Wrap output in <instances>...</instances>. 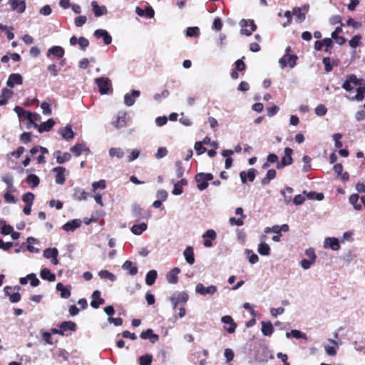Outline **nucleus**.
Returning a JSON list of instances; mask_svg holds the SVG:
<instances>
[{"label": "nucleus", "instance_id": "1", "mask_svg": "<svg viewBox=\"0 0 365 365\" xmlns=\"http://www.w3.org/2000/svg\"><path fill=\"white\" fill-rule=\"evenodd\" d=\"M195 179L197 189L202 191L208 187V182L213 179V175L211 173H200L195 175Z\"/></svg>", "mask_w": 365, "mask_h": 365}, {"label": "nucleus", "instance_id": "2", "mask_svg": "<svg viewBox=\"0 0 365 365\" xmlns=\"http://www.w3.org/2000/svg\"><path fill=\"white\" fill-rule=\"evenodd\" d=\"M95 83L98 86L101 95L108 94L112 90L111 81L106 77H100L95 79Z\"/></svg>", "mask_w": 365, "mask_h": 365}, {"label": "nucleus", "instance_id": "3", "mask_svg": "<svg viewBox=\"0 0 365 365\" xmlns=\"http://www.w3.org/2000/svg\"><path fill=\"white\" fill-rule=\"evenodd\" d=\"M242 35L250 36L257 29V26L252 19H242L239 23Z\"/></svg>", "mask_w": 365, "mask_h": 365}, {"label": "nucleus", "instance_id": "4", "mask_svg": "<svg viewBox=\"0 0 365 365\" xmlns=\"http://www.w3.org/2000/svg\"><path fill=\"white\" fill-rule=\"evenodd\" d=\"M195 290L197 294L201 296H212L217 292V287L212 284L205 287L202 283H198L196 284Z\"/></svg>", "mask_w": 365, "mask_h": 365}, {"label": "nucleus", "instance_id": "5", "mask_svg": "<svg viewBox=\"0 0 365 365\" xmlns=\"http://www.w3.org/2000/svg\"><path fill=\"white\" fill-rule=\"evenodd\" d=\"M284 155L282 157L280 162L277 164V169H282L285 166L289 165L292 163L293 160L292 158V150L290 148H284Z\"/></svg>", "mask_w": 365, "mask_h": 365}, {"label": "nucleus", "instance_id": "6", "mask_svg": "<svg viewBox=\"0 0 365 365\" xmlns=\"http://www.w3.org/2000/svg\"><path fill=\"white\" fill-rule=\"evenodd\" d=\"M297 56L295 55L285 54L279 60V66L282 68H284L287 65L290 68H294L296 65Z\"/></svg>", "mask_w": 365, "mask_h": 365}, {"label": "nucleus", "instance_id": "7", "mask_svg": "<svg viewBox=\"0 0 365 365\" xmlns=\"http://www.w3.org/2000/svg\"><path fill=\"white\" fill-rule=\"evenodd\" d=\"M140 91L138 90H132L130 93L125 94L123 102L126 106H132L135 104L136 99L140 96Z\"/></svg>", "mask_w": 365, "mask_h": 365}, {"label": "nucleus", "instance_id": "8", "mask_svg": "<svg viewBox=\"0 0 365 365\" xmlns=\"http://www.w3.org/2000/svg\"><path fill=\"white\" fill-rule=\"evenodd\" d=\"M65 54V51L63 47L60 46H53L51 47L46 53V56L48 58H51L53 56L55 58H62Z\"/></svg>", "mask_w": 365, "mask_h": 365}, {"label": "nucleus", "instance_id": "9", "mask_svg": "<svg viewBox=\"0 0 365 365\" xmlns=\"http://www.w3.org/2000/svg\"><path fill=\"white\" fill-rule=\"evenodd\" d=\"M112 124L116 129L124 128L126 125V113L119 112L113 120Z\"/></svg>", "mask_w": 365, "mask_h": 365}, {"label": "nucleus", "instance_id": "10", "mask_svg": "<svg viewBox=\"0 0 365 365\" xmlns=\"http://www.w3.org/2000/svg\"><path fill=\"white\" fill-rule=\"evenodd\" d=\"M257 170L254 168H250L247 172L241 171L240 173V178L242 183H246L247 181L253 182L255 179Z\"/></svg>", "mask_w": 365, "mask_h": 365}, {"label": "nucleus", "instance_id": "11", "mask_svg": "<svg viewBox=\"0 0 365 365\" xmlns=\"http://www.w3.org/2000/svg\"><path fill=\"white\" fill-rule=\"evenodd\" d=\"M324 247L337 251L340 249L339 241L336 237H326L324 241Z\"/></svg>", "mask_w": 365, "mask_h": 365}, {"label": "nucleus", "instance_id": "12", "mask_svg": "<svg viewBox=\"0 0 365 365\" xmlns=\"http://www.w3.org/2000/svg\"><path fill=\"white\" fill-rule=\"evenodd\" d=\"M9 4L13 11L22 14L26 9V3L24 0H9Z\"/></svg>", "mask_w": 365, "mask_h": 365}, {"label": "nucleus", "instance_id": "13", "mask_svg": "<svg viewBox=\"0 0 365 365\" xmlns=\"http://www.w3.org/2000/svg\"><path fill=\"white\" fill-rule=\"evenodd\" d=\"M82 222L80 219H74L65 223L62 229L66 232H74L81 226Z\"/></svg>", "mask_w": 365, "mask_h": 365}, {"label": "nucleus", "instance_id": "14", "mask_svg": "<svg viewBox=\"0 0 365 365\" xmlns=\"http://www.w3.org/2000/svg\"><path fill=\"white\" fill-rule=\"evenodd\" d=\"M94 36L97 38H102L106 45H109L112 42V37L106 30L96 29L94 31Z\"/></svg>", "mask_w": 365, "mask_h": 365}, {"label": "nucleus", "instance_id": "15", "mask_svg": "<svg viewBox=\"0 0 365 365\" xmlns=\"http://www.w3.org/2000/svg\"><path fill=\"white\" fill-rule=\"evenodd\" d=\"M104 302V299L101 298V292L99 290H95L92 294V300L91 302V306L94 309H98Z\"/></svg>", "mask_w": 365, "mask_h": 365}, {"label": "nucleus", "instance_id": "16", "mask_svg": "<svg viewBox=\"0 0 365 365\" xmlns=\"http://www.w3.org/2000/svg\"><path fill=\"white\" fill-rule=\"evenodd\" d=\"M56 173L55 181L58 185H63L66 181L65 172L66 169L63 167H56L53 169Z\"/></svg>", "mask_w": 365, "mask_h": 365}, {"label": "nucleus", "instance_id": "17", "mask_svg": "<svg viewBox=\"0 0 365 365\" xmlns=\"http://www.w3.org/2000/svg\"><path fill=\"white\" fill-rule=\"evenodd\" d=\"M58 133L67 141L74 138V133L72 130L71 125L69 124L64 128H60Z\"/></svg>", "mask_w": 365, "mask_h": 365}, {"label": "nucleus", "instance_id": "18", "mask_svg": "<svg viewBox=\"0 0 365 365\" xmlns=\"http://www.w3.org/2000/svg\"><path fill=\"white\" fill-rule=\"evenodd\" d=\"M180 272V269L178 267L173 268L168 274H166V280L169 284H175L178 282V275Z\"/></svg>", "mask_w": 365, "mask_h": 365}, {"label": "nucleus", "instance_id": "19", "mask_svg": "<svg viewBox=\"0 0 365 365\" xmlns=\"http://www.w3.org/2000/svg\"><path fill=\"white\" fill-rule=\"evenodd\" d=\"M55 125V121L53 119H48L46 122H43L41 125L37 123H34V128H37L39 133L48 132L49 131L53 126Z\"/></svg>", "mask_w": 365, "mask_h": 365}, {"label": "nucleus", "instance_id": "20", "mask_svg": "<svg viewBox=\"0 0 365 365\" xmlns=\"http://www.w3.org/2000/svg\"><path fill=\"white\" fill-rule=\"evenodd\" d=\"M56 289L58 292H60L61 298L68 299L71 297V287L70 285L65 287L62 283L58 282L56 284Z\"/></svg>", "mask_w": 365, "mask_h": 365}, {"label": "nucleus", "instance_id": "21", "mask_svg": "<svg viewBox=\"0 0 365 365\" xmlns=\"http://www.w3.org/2000/svg\"><path fill=\"white\" fill-rule=\"evenodd\" d=\"M91 7L96 17H100L108 12L106 6H99L96 1L91 2Z\"/></svg>", "mask_w": 365, "mask_h": 365}, {"label": "nucleus", "instance_id": "22", "mask_svg": "<svg viewBox=\"0 0 365 365\" xmlns=\"http://www.w3.org/2000/svg\"><path fill=\"white\" fill-rule=\"evenodd\" d=\"M23 83L22 77L19 73H12L9 76L6 84L9 87L13 88L16 85H21Z\"/></svg>", "mask_w": 365, "mask_h": 365}, {"label": "nucleus", "instance_id": "23", "mask_svg": "<svg viewBox=\"0 0 365 365\" xmlns=\"http://www.w3.org/2000/svg\"><path fill=\"white\" fill-rule=\"evenodd\" d=\"M140 336L143 339H148L153 344H155L159 339L158 335L154 334L153 329H148L146 331H142L140 334Z\"/></svg>", "mask_w": 365, "mask_h": 365}, {"label": "nucleus", "instance_id": "24", "mask_svg": "<svg viewBox=\"0 0 365 365\" xmlns=\"http://www.w3.org/2000/svg\"><path fill=\"white\" fill-rule=\"evenodd\" d=\"M61 331V333H63V335H67L66 334V331L67 330H70V331H75L76 330V324L75 322H71V321H66V322H63L62 323H61L59 325H58Z\"/></svg>", "mask_w": 365, "mask_h": 365}, {"label": "nucleus", "instance_id": "25", "mask_svg": "<svg viewBox=\"0 0 365 365\" xmlns=\"http://www.w3.org/2000/svg\"><path fill=\"white\" fill-rule=\"evenodd\" d=\"M70 151L76 156H79L83 152L90 153V150L86 145L83 143H76L75 145L70 148Z\"/></svg>", "mask_w": 365, "mask_h": 365}, {"label": "nucleus", "instance_id": "26", "mask_svg": "<svg viewBox=\"0 0 365 365\" xmlns=\"http://www.w3.org/2000/svg\"><path fill=\"white\" fill-rule=\"evenodd\" d=\"M183 256L185 261L192 265L195 263L194 250L191 246H187L183 251Z\"/></svg>", "mask_w": 365, "mask_h": 365}, {"label": "nucleus", "instance_id": "27", "mask_svg": "<svg viewBox=\"0 0 365 365\" xmlns=\"http://www.w3.org/2000/svg\"><path fill=\"white\" fill-rule=\"evenodd\" d=\"M221 322L224 324H229L230 327L226 328L228 333L232 334L235 331L237 324L234 322L232 318L230 316H224L221 318Z\"/></svg>", "mask_w": 365, "mask_h": 365}, {"label": "nucleus", "instance_id": "28", "mask_svg": "<svg viewBox=\"0 0 365 365\" xmlns=\"http://www.w3.org/2000/svg\"><path fill=\"white\" fill-rule=\"evenodd\" d=\"M14 111L18 115L20 120H24V119H27V120H29V119L31 118H32V113L31 112L26 111V110H24L20 106H16L14 108Z\"/></svg>", "mask_w": 365, "mask_h": 365}, {"label": "nucleus", "instance_id": "29", "mask_svg": "<svg viewBox=\"0 0 365 365\" xmlns=\"http://www.w3.org/2000/svg\"><path fill=\"white\" fill-rule=\"evenodd\" d=\"M329 341L333 345H324V349L326 354L328 356H334L336 354V349L338 348V343L334 339H329Z\"/></svg>", "mask_w": 365, "mask_h": 365}, {"label": "nucleus", "instance_id": "30", "mask_svg": "<svg viewBox=\"0 0 365 365\" xmlns=\"http://www.w3.org/2000/svg\"><path fill=\"white\" fill-rule=\"evenodd\" d=\"M54 155L58 164H63L66 162H68L71 158V155L69 153H64L61 154V152L59 150L56 151Z\"/></svg>", "mask_w": 365, "mask_h": 365}, {"label": "nucleus", "instance_id": "31", "mask_svg": "<svg viewBox=\"0 0 365 365\" xmlns=\"http://www.w3.org/2000/svg\"><path fill=\"white\" fill-rule=\"evenodd\" d=\"M187 184V180L185 178L181 179L180 181L174 184V187L172 193L174 195H180L182 193V187Z\"/></svg>", "mask_w": 365, "mask_h": 365}, {"label": "nucleus", "instance_id": "32", "mask_svg": "<svg viewBox=\"0 0 365 365\" xmlns=\"http://www.w3.org/2000/svg\"><path fill=\"white\" fill-rule=\"evenodd\" d=\"M122 268L124 270H127L128 273L132 276H134L138 273V267L136 266L133 265V263L129 260H126L123 263Z\"/></svg>", "mask_w": 365, "mask_h": 365}, {"label": "nucleus", "instance_id": "33", "mask_svg": "<svg viewBox=\"0 0 365 365\" xmlns=\"http://www.w3.org/2000/svg\"><path fill=\"white\" fill-rule=\"evenodd\" d=\"M2 181L7 185V190L9 192H16V188L13 185L14 180L11 174L7 173L4 175L2 178Z\"/></svg>", "mask_w": 365, "mask_h": 365}, {"label": "nucleus", "instance_id": "34", "mask_svg": "<svg viewBox=\"0 0 365 365\" xmlns=\"http://www.w3.org/2000/svg\"><path fill=\"white\" fill-rule=\"evenodd\" d=\"M261 330L263 335L269 336L274 331V327L270 322H262Z\"/></svg>", "mask_w": 365, "mask_h": 365}, {"label": "nucleus", "instance_id": "35", "mask_svg": "<svg viewBox=\"0 0 365 365\" xmlns=\"http://www.w3.org/2000/svg\"><path fill=\"white\" fill-rule=\"evenodd\" d=\"M40 276L43 279L48 280L51 282L56 280V275L53 273H51L47 268H43L41 270Z\"/></svg>", "mask_w": 365, "mask_h": 365}, {"label": "nucleus", "instance_id": "36", "mask_svg": "<svg viewBox=\"0 0 365 365\" xmlns=\"http://www.w3.org/2000/svg\"><path fill=\"white\" fill-rule=\"evenodd\" d=\"M26 181L31 189L36 187L40 182L39 178L35 174H29L27 176Z\"/></svg>", "mask_w": 365, "mask_h": 365}, {"label": "nucleus", "instance_id": "37", "mask_svg": "<svg viewBox=\"0 0 365 365\" xmlns=\"http://www.w3.org/2000/svg\"><path fill=\"white\" fill-rule=\"evenodd\" d=\"M88 194L87 192L82 188L75 187L73 197L74 199L81 201L86 200L87 199Z\"/></svg>", "mask_w": 365, "mask_h": 365}, {"label": "nucleus", "instance_id": "38", "mask_svg": "<svg viewBox=\"0 0 365 365\" xmlns=\"http://www.w3.org/2000/svg\"><path fill=\"white\" fill-rule=\"evenodd\" d=\"M270 247L264 242H261L257 247V252L260 255L268 256L270 254Z\"/></svg>", "mask_w": 365, "mask_h": 365}, {"label": "nucleus", "instance_id": "39", "mask_svg": "<svg viewBox=\"0 0 365 365\" xmlns=\"http://www.w3.org/2000/svg\"><path fill=\"white\" fill-rule=\"evenodd\" d=\"M147 224L145 222H142L138 225H133L130 230L134 235H140L147 230Z\"/></svg>", "mask_w": 365, "mask_h": 365}, {"label": "nucleus", "instance_id": "40", "mask_svg": "<svg viewBox=\"0 0 365 365\" xmlns=\"http://www.w3.org/2000/svg\"><path fill=\"white\" fill-rule=\"evenodd\" d=\"M98 275L102 279L110 281L112 282H115L117 279L116 276L108 272V270H101L98 272Z\"/></svg>", "mask_w": 365, "mask_h": 365}, {"label": "nucleus", "instance_id": "41", "mask_svg": "<svg viewBox=\"0 0 365 365\" xmlns=\"http://www.w3.org/2000/svg\"><path fill=\"white\" fill-rule=\"evenodd\" d=\"M108 154H109L110 157H111V158L115 157L118 159H122L125 155L123 150L120 148H110L108 150Z\"/></svg>", "mask_w": 365, "mask_h": 365}, {"label": "nucleus", "instance_id": "42", "mask_svg": "<svg viewBox=\"0 0 365 365\" xmlns=\"http://www.w3.org/2000/svg\"><path fill=\"white\" fill-rule=\"evenodd\" d=\"M157 277H158L157 271H155L154 269L149 271L146 274V277H145L146 284L148 286H152L155 283V282L157 279Z\"/></svg>", "mask_w": 365, "mask_h": 365}, {"label": "nucleus", "instance_id": "43", "mask_svg": "<svg viewBox=\"0 0 365 365\" xmlns=\"http://www.w3.org/2000/svg\"><path fill=\"white\" fill-rule=\"evenodd\" d=\"M277 175V172L274 169L268 170L266 176L262 180L261 182L262 185H267L269 182L274 179Z\"/></svg>", "mask_w": 365, "mask_h": 365}, {"label": "nucleus", "instance_id": "44", "mask_svg": "<svg viewBox=\"0 0 365 365\" xmlns=\"http://www.w3.org/2000/svg\"><path fill=\"white\" fill-rule=\"evenodd\" d=\"M365 86H360L356 88V95L351 98V101H361L364 98Z\"/></svg>", "mask_w": 365, "mask_h": 365}, {"label": "nucleus", "instance_id": "45", "mask_svg": "<svg viewBox=\"0 0 365 365\" xmlns=\"http://www.w3.org/2000/svg\"><path fill=\"white\" fill-rule=\"evenodd\" d=\"M359 199V196L358 194H352L349 197V202L354 206V208L356 210H360L361 209V204L358 203V200Z\"/></svg>", "mask_w": 365, "mask_h": 365}, {"label": "nucleus", "instance_id": "46", "mask_svg": "<svg viewBox=\"0 0 365 365\" xmlns=\"http://www.w3.org/2000/svg\"><path fill=\"white\" fill-rule=\"evenodd\" d=\"M58 251L56 248H46L43 251V257L46 259H51L53 257H58Z\"/></svg>", "mask_w": 365, "mask_h": 365}, {"label": "nucleus", "instance_id": "47", "mask_svg": "<svg viewBox=\"0 0 365 365\" xmlns=\"http://www.w3.org/2000/svg\"><path fill=\"white\" fill-rule=\"evenodd\" d=\"M153 356L149 354H144L139 357L140 365H151Z\"/></svg>", "mask_w": 365, "mask_h": 365}, {"label": "nucleus", "instance_id": "48", "mask_svg": "<svg viewBox=\"0 0 365 365\" xmlns=\"http://www.w3.org/2000/svg\"><path fill=\"white\" fill-rule=\"evenodd\" d=\"M200 35V29L197 26L188 27L186 29V36L187 37H197Z\"/></svg>", "mask_w": 365, "mask_h": 365}, {"label": "nucleus", "instance_id": "49", "mask_svg": "<svg viewBox=\"0 0 365 365\" xmlns=\"http://www.w3.org/2000/svg\"><path fill=\"white\" fill-rule=\"evenodd\" d=\"M42 339L45 341L46 344L53 345L54 341L51 337V334L49 331L41 330Z\"/></svg>", "mask_w": 365, "mask_h": 365}, {"label": "nucleus", "instance_id": "50", "mask_svg": "<svg viewBox=\"0 0 365 365\" xmlns=\"http://www.w3.org/2000/svg\"><path fill=\"white\" fill-rule=\"evenodd\" d=\"M245 253L248 257L249 262L252 264H255L258 262L259 257L250 250H246Z\"/></svg>", "mask_w": 365, "mask_h": 365}, {"label": "nucleus", "instance_id": "51", "mask_svg": "<svg viewBox=\"0 0 365 365\" xmlns=\"http://www.w3.org/2000/svg\"><path fill=\"white\" fill-rule=\"evenodd\" d=\"M14 289H16L17 292H15V293H13L11 294L9 297V301L11 302V303H16V302H19L20 300H21V294L19 293V291L20 289V287L19 286H15L14 287Z\"/></svg>", "mask_w": 365, "mask_h": 365}, {"label": "nucleus", "instance_id": "52", "mask_svg": "<svg viewBox=\"0 0 365 365\" xmlns=\"http://www.w3.org/2000/svg\"><path fill=\"white\" fill-rule=\"evenodd\" d=\"M293 14L296 16L299 22L301 23L305 20V13H302V9H299V7H294L293 9Z\"/></svg>", "mask_w": 365, "mask_h": 365}, {"label": "nucleus", "instance_id": "53", "mask_svg": "<svg viewBox=\"0 0 365 365\" xmlns=\"http://www.w3.org/2000/svg\"><path fill=\"white\" fill-rule=\"evenodd\" d=\"M35 196L32 192H26L22 196V200L26 203V205H33V202L34 200Z\"/></svg>", "mask_w": 365, "mask_h": 365}, {"label": "nucleus", "instance_id": "54", "mask_svg": "<svg viewBox=\"0 0 365 365\" xmlns=\"http://www.w3.org/2000/svg\"><path fill=\"white\" fill-rule=\"evenodd\" d=\"M324 46L325 47L324 51L326 53H331V50L332 48L334 41L331 38H325L323 39Z\"/></svg>", "mask_w": 365, "mask_h": 365}, {"label": "nucleus", "instance_id": "55", "mask_svg": "<svg viewBox=\"0 0 365 365\" xmlns=\"http://www.w3.org/2000/svg\"><path fill=\"white\" fill-rule=\"evenodd\" d=\"M168 153V151L165 147L158 148L157 153L155 154V158L160 160L165 158Z\"/></svg>", "mask_w": 365, "mask_h": 365}, {"label": "nucleus", "instance_id": "56", "mask_svg": "<svg viewBox=\"0 0 365 365\" xmlns=\"http://www.w3.org/2000/svg\"><path fill=\"white\" fill-rule=\"evenodd\" d=\"M311 158L308 155H304L302 158V161L304 163L302 170L304 172H308L311 169Z\"/></svg>", "mask_w": 365, "mask_h": 365}, {"label": "nucleus", "instance_id": "57", "mask_svg": "<svg viewBox=\"0 0 365 365\" xmlns=\"http://www.w3.org/2000/svg\"><path fill=\"white\" fill-rule=\"evenodd\" d=\"M106 186V181L104 180L94 182L92 184V191L95 192L97 189H105Z\"/></svg>", "mask_w": 365, "mask_h": 365}, {"label": "nucleus", "instance_id": "58", "mask_svg": "<svg viewBox=\"0 0 365 365\" xmlns=\"http://www.w3.org/2000/svg\"><path fill=\"white\" fill-rule=\"evenodd\" d=\"M314 111L317 115L324 116V115H326L327 109L324 105L319 104L315 108Z\"/></svg>", "mask_w": 365, "mask_h": 365}, {"label": "nucleus", "instance_id": "59", "mask_svg": "<svg viewBox=\"0 0 365 365\" xmlns=\"http://www.w3.org/2000/svg\"><path fill=\"white\" fill-rule=\"evenodd\" d=\"M361 38V37L359 35L353 36L352 38L349 41V46L353 48H356L360 43Z\"/></svg>", "mask_w": 365, "mask_h": 365}, {"label": "nucleus", "instance_id": "60", "mask_svg": "<svg viewBox=\"0 0 365 365\" xmlns=\"http://www.w3.org/2000/svg\"><path fill=\"white\" fill-rule=\"evenodd\" d=\"M87 21V18L86 16H78L75 18L74 23L76 26L81 27L83 25L86 24Z\"/></svg>", "mask_w": 365, "mask_h": 365}, {"label": "nucleus", "instance_id": "61", "mask_svg": "<svg viewBox=\"0 0 365 365\" xmlns=\"http://www.w3.org/2000/svg\"><path fill=\"white\" fill-rule=\"evenodd\" d=\"M78 44L81 50L85 51L89 45V41L85 37H80L78 38Z\"/></svg>", "mask_w": 365, "mask_h": 365}, {"label": "nucleus", "instance_id": "62", "mask_svg": "<svg viewBox=\"0 0 365 365\" xmlns=\"http://www.w3.org/2000/svg\"><path fill=\"white\" fill-rule=\"evenodd\" d=\"M315 262L309 259H303L301 260L300 264L304 269H309Z\"/></svg>", "mask_w": 365, "mask_h": 365}, {"label": "nucleus", "instance_id": "63", "mask_svg": "<svg viewBox=\"0 0 365 365\" xmlns=\"http://www.w3.org/2000/svg\"><path fill=\"white\" fill-rule=\"evenodd\" d=\"M27 278L30 280V284L32 287H37L39 284V279L34 273L29 274Z\"/></svg>", "mask_w": 365, "mask_h": 365}, {"label": "nucleus", "instance_id": "64", "mask_svg": "<svg viewBox=\"0 0 365 365\" xmlns=\"http://www.w3.org/2000/svg\"><path fill=\"white\" fill-rule=\"evenodd\" d=\"M195 150L197 155H201L206 151V148L203 147V144L201 141L196 142L194 146Z\"/></svg>", "mask_w": 365, "mask_h": 365}]
</instances>
